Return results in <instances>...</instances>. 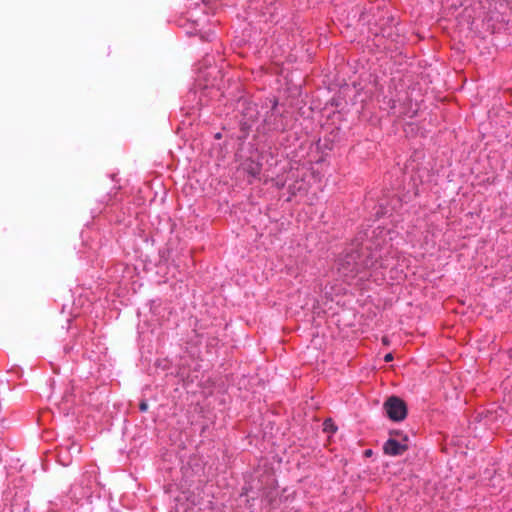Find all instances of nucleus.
I'll use <instances>...</instances> for the list:
<instances>
[{
  "mask_svg": "<svg viewBox=\"0 0 512 512\" xmlns=\"http://www.w3.org/2000/svg\"><path fill=\"white\" fill-rule=\"evenodd\" d=\"M383 409L392 421H402L407 416L406 403L397 396H390L383 404Z\"/></svg>",
  "mask_w": 512,
  "mask_h": 512,
  "instance_id": "obj_1",
  "label": "nucleus"
},
{
  "mask_svg": "<svg viewBox=\"0 0 512 512\" xmlns=\"http://www.w3.org/2000/svg\"><path fill=\"white\" fill-rule=\"evenodd\" d=\"M408 437L404 436L401 441L391 437L383 445V452L389 456L402 455L408 449Z\"/></svg>",
  "mask_w": 512,
  "mask_h": 512,
  "instance_id": "obj_2",
  "label": "nucleus"
},
{
  "mask_svg": "<svg viewBox=\"0 0 512 512\" xmlns=\"http://www.w3.org/2000/svg\"><path fill=\"white\" fill-rule=\"evenodd\" d=\"M139 409L141 412H146L148 410V403L146 401H141L139 404Z\"/></svg>",
  "mask_w": 512,
  "mask_h": 512,
  "instance_id": "obj_3",
  "label": "nucleus"
},
{
  "mask_svg": "<svg viewBox=\"0 0 512 512\" xmlns=\"http://www.w3.org/2000/svg\"><path fill=\"white\" fill-rule=\"evenodd\" d=\"M393 360V355L391 353H388L384 356V361L385 362H390Z\"/></svg>",
  "mask_w": 512,
  "mask_h": 512,
  "instance_id": "obj_4",
  "label": "nucleus"
},
{
  "mask_svg": "<svg viewBox=\"0 0 512 512\" xmlns=\"http://www.w3.org/2000/svg\"><path fill=\"white\" fill-rule=\"evenodd\" d=\"M390 435H391V436L399 437V436H401V433H400V431H391V432H390Z\"/></svg>",
  "mask_w": 512,
  "mask_h": 512,
  "instance_id": "obj_5",
  "label": "nucleus"
},
{
  "mask_svg": "<svg viewBox=\"0 0 512 512\" xmlns=\"http://www.w3.org/2000/svg\"><path fill=\"white\" fill-rule=\"evenodd\" d=\"M364 454L365 456L370 457L372 455V450H366Z\"/></svg>",
  "mask_w": 512,
  "mask_h": 512,
  "instance_id": "obj_6",
  "label": "nucleus"
},
{
  "mask_svg": "<svg viewBox=\"0 0 512 512\" xmlns=\"http://www.w3.org/2000/svg\"><path fill=\"white\" fill-rule=\"evenodd\" d=\"M382 341H383V343H384L385 345H388V344H389L388 339H387L386 337H383Z\"/></svg>",
  "mask_w": 512,
  "mask_h": 512,
  "instance_id": "obj_7",
  "label": "nucleus"
},
{
  "mask_svg": "<svg viewBox=\"0 0 512 512\" xmlns=\"http://www.w3.org/2000/svg\"><path fill=\"white\" fill-rule=\"evenodd\" d=\"M329 423H330V420H329V421H325V422H324L325 430H327V429H328V425H329Z\"/></svg>",
  "mask_w": 512,
  "mask_h": 512,
  "instance_id": "obj_8",
  "label": "nucleus"
}]
</instances>
